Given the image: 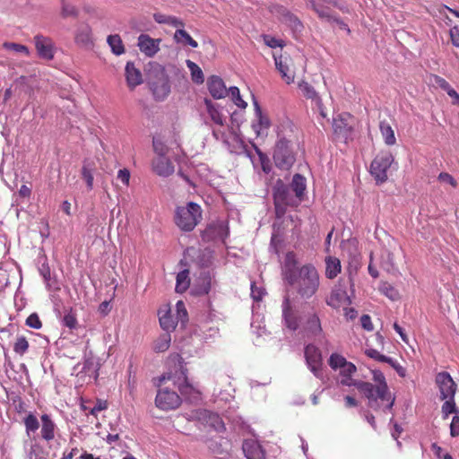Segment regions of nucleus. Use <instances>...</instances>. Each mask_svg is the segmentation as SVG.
<instances>
[{"label": "nucleus", "instance_id": "f257e3e1", "mask_svg": "<svg viewBox=\"0 0 459 459\" xmlns=\"http://www.w3.org/2000/svg\"><path fill=\"white\" fill-rule=\"evenodd\" d=\"M373 380L376 385L369 382L357 384V389L365 394L368 405L373 409H391L394 403V397L390 394L383 372L373 371Z\"/></svg>", "mask_w": 459, "mask_h": 459}, {"label": "nucleus", "instance_id": "f03ea898", "mask_svg": "<svg viewBox=\"0 0 459 459\" xmlns=\"http://www.w3.org/2000/svg\"><path fill=\"white\" fill-rule=\"evenodd\" d=\"M320 284L318 273L312 264L303 265L299 270L294 288L301 298H310L316 294Z\"/></svg>", "mask_w": 459, "mask_h": 459}, {"label": "nucleus", "instance_id": "7ed1b4c3", "mask_svg": "<svg viewBox=\"0 0 459 459\" xmlns=\"http://www.w3.org/2000/svg\"><path fill=\"white\" fill-rule=\"evenodd\" d=\"M203 218L200 204L190 201L186 204L176 207L174 221L178 229L189 232L193 230Z\"/></svg>", "mask_w": 459, "mask_h": 459}, {"label": "nucleus", "instance_id": "20e7f679", "mask_svg": "<svg viewBox=\"0 0 459 459\" xmlns=\"http://www.w3.org/2000/svg\"><path fill=\"white\" fill-rule=\"evenodd\" d=\"M328 364L331 368L335 371H339V375L341 378L339 382L342 385L346 386H356L358 387V384L361 383V381H356V379H352L353 373L356 372V365L351 363V361H347L345 357L341 356L338 353H333L329 357Z\"/></svg>", "mask_w": 459, "mask_h": 459}, {"label": "nucleus", "instance_id": "39448f33", "mask_svg": "<svg viewBox=\"0 0 459 459\" xmlns=\"http://www.w3.org/2000/svg\"><path fill=\"white\" fill-rule=\"evenodd\" d=\"M394 162V158L388 151H383L377 154L370 165V174L377 184H382L388 179V170Z\"/></svg>", "mask_w": 459, "mask_h": 459}, {"label": "nucleus", "instance_id": "423d86ee", "mask_svg": "<svg viewBox=\"0 0 459 459\" xmlns=\"http://www.w3.org/2000/svg\"><path fill=\"white\" fill-rule=\"evenodd\" d=\"M269 11L273 17L279 19L282 24L287 25L291 30L293 36L297 37L302 32L303 25L301 22L286 7L273 4L269 7Z\"/></svg>", "mask_w": 459, "mask_h": 459}, {"label": "nucleus", "instance_id": "0eeeda50", "mask_svg": "<svg viewBox=\"0 0 459 459\" xmlns=\"http://www.w3.org/2000/svg\"><path fill=\"white\" fill-rule=\"evenodd\" d=\"M182 403V399L174 390L160 388L156 394L155 405L161 411L177 409Z\"/></svg>", "mask_w": 459, "mask_h": 459}, {"label": "nucleus", "instance_id": "6e6552de", "mask_svg": "<svg viewBox=\"0 0 459 459\" xmlns=\"http://www.w3.org/2000/svg\"><path fill=\"white\" fill-rule=\"evenodd\" d=\"M274 65L281 78L286 83L294 82L296 72L293 66V61L288 54L273 53Z\"/></svg>", "mask_w": 459, "mask_h": 459}, {"label": "nucleus", "instance_id": "1a4fd4ad", "mask_svg": "<svg viewBox=\"0 0 459 459\" xmlns=\"http://www.w3.org/2000/svg\"><path fill=\"white\" fill-rule=\"evenodd\" d=\"M273 160L280 169H287L294 164V157L289 147V142L285 139L279 140L274 148Z\"/></svg>", "mask_w": 459, "mask_h": 459}, {"label": "nucleus", "instance_id": "9d476101", "mask_svg": "<svg viewBox=\"0 0 459 459\" xmlns=\"http://www.w3.org/2000/svg\"><path fill=\"white\" fill-rule=\"evenodd\" d=\"M307 368L317 378H323L322 370L323 359L322 354L318 347L315 344H307L304 351Z\"/></svg>", "mask_w": 459, "mask_h": 459}, {"label": "nucleus", "instance_id": "9b49d317", "mask_svg": "<svg viewBox=\"0 0 459 459\" xmlns=\"http://www.w3.org/2000/svg\"><path fill=\"white\" fill-rule=\"evenodd\" d=\"M282 322L283 325L290 330H297L301 323L299 311L292 305L289 297L282 300Z\"/></svg>", "mask_w": 459, "mask_h": 459}, {"label": "nucleus", "instance_id": "f8f14e48", "mask_svg": "<svg viewBox=\"0 0 459 459\" xmlns=\"http://www.w3.org/2000/svg\"><path fill=\"white\" fill-rule=\"evenodd\" d=\"M351 302V299L347 292V285L340 280L337 285L333 286L331 294L326 299V304L331 306V307L340 308L342 306L350 305Z\"/></svg>", "mask_w": 459, "mask_h": 459}, {"label": "nucleus", "instance_id": "ddd939ff", "mask_svg": "<svg viewBox=\"0 0 459 459\" xmlns=\"http://www.w3.org/2000/svg\"><path fill=\"white\" fill-rule=\"evenodd\" d=\"M353 117L351 114L342 113L333 117V133L334 134L342 140H347L352 128Z\"/></svg>", "mask_w": 459, "mask_h": 459}, {"label": "nucleus", "instance_id": "4468645a", "mask_svg": "<svg viewBox=\"0 0 459 459\" xmlns=\"http://www.w3.org/2000/svg\"><path fill=\"white\" fill-rule=\"evenodd\" d=\"M436 383L440 392L441 400L455 398L456 385L448 372H439L436 376Z\"/></svg>", "mask_w": 459, "mask_h": 459}, {"label": "nucleus", "instance_id": "2eb2a0df", "mask_svg": "<svg viewBox=\"0 0 459 459\" xmlns=\"http://www.w3.org/2000/svg\"><path fill=\"white\" fill-rule=\"evenodd\" d=\"M297 264L296 255L291 253V251L287 253L282 263V276L284 280L292 286H294L299 275V268H298Z\"/></svg>", "mask_w": 459, "mask_h": 459}, {"label": "nucleus", "instance_id": "dca6fc26", "mask_svg": "<svg viewBox=\"0 0 459 459\" xmlns=\"http://www.w3.org/2000/svg\"><path fill=\"white\" fill-rule=\"evenodd\" d=\"M160 39H152L150 35L141 34L138 36L137 47L145 56L152 57L160 50Z\"/></svg>", "mask_w": 459, "mask_h": 459}, {"label": "nucleus", "instance_id": "f3484780", "mask_svg": "<svg viewBox=\"0 0 459 459\" xmlns=\"http://www.w3.org/2000/svg\"><path fill=\"white\" fill-rule=\"evenodd\" d=\"M33 41L39 56L46 60H52L55 55L53 39L47 38V36L36 35Z\"/></svg>", "mask_w": 459, "mask_h": 459}, {"label": "nucleus", "instance_id": "a211bd4d", "mask_svg": "<svg viewBox=\"0 0 459 459\" xmlns=\"http://www.w3.org/2000/svg\"><path fill=\"white\" fill-rule=\"evenodd\" d=\"M294 204L293 201L289 196V190L283 183H277L274 190V206L276 215L281 216L284 214L285 205Z\"/></svg>", "mask_w": 459, "mask_h": 459}, {"label": "nucleus", "instance_id": "6ab92c4d", "mask_svg": "<svg viewBox=\"0 0 459 459\" xmlns=\"http://www.w3.org/2000/svg\"><path fill=\"white\" fill-rule=\"evenodd\" d=\"M255 119L252 122V128L256 136L266 135L267 129L270 128V121L266 115H264L258 102L254 101Z\"/></svg>", "mask_w": 459, "mask_h": 459}, {"label": "nucleus", "instance_id": "aec40b11", "mask_svg": "<svg viewBox=\"0 0 459 459\" xmlns=\"http://www.w3.org/2000/svg\"><path fill=\"white\" fill-rule=\"evenodd\" d=\"M152 168L156 175L169 177L173 175L175 167L169 158L165 156L154 157L152 161Z\"/></svg>", "mask_w": 459, "mask_h": 459}, {"label": "nucleus", "instance_id": "412c9836", "mask_svg": "<svg viewBox=\"0 0 459 459\" xmlns=\"http://www.w3.org/2000/svg\"><path fill=\"white\" fill-rule=\"evenodd\" d=\"M242 450L247 459H265V453L255 439H246L242 444Z\"/></svg>", "mask_w": 459, "mask_h": 459}, {"label": "nucleus", "instance_id": "4be33fe9", "mask_svg": "<svg viewBox=\"0 0 459 459\" xmlns=\"http://www.w3.org/2000/svg\"><path fill=\"white\" fill-rule=\"evenodd\" d=\"M321 4H336V2L335 0H307V6L312 7L318 17L324 21L333 22L334 16L332 14V11L328 7L322 6Z\"/></svg>", "mask_w": 459, "mask_h": 459}, {"label": "nucleus", "instance_id": "5701e85b", "mask_svg": "<svg viewBox=\"0 0 459 459\" xmlns=\"http://www.w3.org/2000/svg\"><path fill=\"white\" fill-rule=\"evenodd\" d=\"M160 317V325L162 329L166 330L169 333V331L175 329L177 325V318L171 313V308L168 304L163 305L158 310Z\"/></svg>", "mask_w": 459, "mask_h": 459}, {"label": "nucleus", "instance_id": "b1692460", "mask_svg": "<svg viewBox=\"0 0 459 459\" xmlns=\"http://www.w3.org/2000/svg\"><path fill=\"white\" fill-rule=\"evenodd\" d=\"M207 84L209 93L212 94L215 100H221V98L227 96V86L222 79L218 77V75H212L210 78H208Z\"/></svg>", "mask_w": 459, "mask_h": 459}, {"label": "nucleus", "instance_id": "393cba45", "mask_svg": "<svg viewBox=\"0 0 459 459\" xmlns=\"http://www.w3.org/2000/svg\"><path fill=\"white\" fill-rule=\"evenodd\" d=\"M204 105L211 121L214 125L223 126L227 121V117L222 113L221 107L212 102L211 100H204Z\"/></svg>", "mask_w": 459, "mask_h": 459}, {"label": "nucleus", "instance_id": "a878e982", "mask_svg": "<svg viewBox=\"0 0 459 459\" xmlns=\"http://www.w3.org/2000/svg\"><path fill=\"white\" fill-rule=\"evenodd\" d=\"M181 374L183 379L181 382L178 383V388L180 394L190 401H197L200 397L199 390L188 383L187 376L184 371H182Z\"/></svg>", "mask_w": 459, "mask_h": 459}, {"label": "nucleus", "instance_id": "bb28decb", "mask_svg": "<svg viewBox=\"0 0 459 459\" xmlns=\"http://www.w3.org/2000/svg\"><path fill=\"white\" fill-rule=\"evenodd\" d=\"M75 42L84 48H91L93 44L92 30L90 25H81L75 33Z\"/></svg>", "mask_w": 459, "mask_h": 459}, {"label": "nucleus", "instance_id": "cd10ccee", "mask_svg": "<svg viewBox=\"0 0 459 459\" xmlns=\"http://www.w3.org/2000/svg\"><path fill=\"white\" fill-rule=\"evenodd\" d=\"M125 74L130 89H134V87L141 85L143 82L142 73L134 66V63L126 65Z\"/></svg>", "mask_w": 459, "mask_h": 459}, {"label": "nucleus", "instance_id": "c85d7f7f", "mask_svg": "<svg viewBox=\"0 0 459 459\" xmlns=\"http://www.w3.org/2000/svg\"><path fill=\"white\" fill-rule=\"evenodd\" d=\"M41 437L47 441L53 440L56 437V425L50 415H41Z\"/></svg>", "mask_w": 459, "mask_h": 459}, {"label": "nucleus", "instance_id": "c756f323", "mask_svg": "<svg viewBox=\"0 0 459 459\" xmlns=\"http://www.w3.org/2000/svg\"><path fill=\"white\" fill-rule=\"evenodd\" d=\"M290 187L296 194L298 200L300 201L306 191L307 179L304 178V176L296 174L294 175L292 182L290 183Z\"/></svg>", "mask_w": 459, "mask_h": 459}, {"label": "nucleus", "instance_id": "7c9ffc66", "mask_svg": "<svg viewBox=\"0 0 459 459\" xmlns=\"http://www.w3.org/2000/svg\"><path fill=\"white\" fill-rule=\"evenodd\" d=\"M342 270L339 258L329 256L325 258V275L328 279H334Z\"/></svg>", "mask_w": 459, "mask_h": 459}, {"label": "nucleus", "instance_id": "2f4dec72", "mask_svg": "<svg viewBox=\"0 0 459 459\" xmlns=\"http://www.w3.org/2000/svg\"><path fill=\"white\" fill-rule=\"evenodd\" d=\"M304 328L307 333L312 334L321 333L322 326L318 315L315 314V312L313 314H309L307 316Z\"/></svg>", "mask_w": 459, "mask_h": 459}, {"label": "nucleus", "instance_id": "473e14b6", "mask_svg": "<svg viewBox=\"0 0 459 459\" xmlns=\"http://www.w3.org/2000/svg\"><path fill=\"white\" fill-rule=\"evenodd\" d=\"M107 42L111 49V52L115 55H122L125 53L126 48L120 35H109L107 39Z\"/></svg>", "mask_w": 459, "mask_h": 459}, {"label": "nucleus", "instance_id": "72a5a7b5", "mask_svg": "<svg viewBox=\"0 0 459 459\" xmlns=\"http://www.w3.org/2000/svg\"><path fill=\"white\" fill-rule=\"evenodd\" d=\"M189 284L190 279L188 269H183V271L178 272L176 277V291L183 293V291L187 290Z\"/></svg>", "mask_w": 459, "mask_h": 459}, {"label": "nucleus", "instance_id": "f704fd0d", "mask_svg": "<svg viewBox=\"0 0 459 459\" xmlns=\"http://www.w3.org/2000/svg\"><path fill=\"white\" fill-rule=\"evenodd\" d=\"M174 39L178 43H182L185 46H190L192 48H197L198 43L188 34L184 29H177L174 35Z\"/></svg>", "mask_w": 459, "mask_h": 459}, {"label": "nucleus", "instance_id": "c9c22d12", "mask_svg": "<svg viewBox=\"0 0 459 459\" xmlns=\"http://www.w3.org/2000/svg\"><path fill=\"white\" fill-rule=\"evenodd\" d=\"M379 128L385 143L389 146H393V144L395 143L396 139L391 126L388 124V122L382 121L379 123Z\"/></svg>", "mask_w": 459, "mask_h": 459}, {"label": "nucleus", "instance_id": "e433bc0d", "mask_svg": "<svg viewBox=\"0 0 459 459\" xmlns=\"http://www.w3.org/2000/svg\"><path fill=\"white\" fill-rule=\"evenodd\" d=\"M186 65L191 72L192 80L197 83L204 82V74H203L201 68L199 67V65L191 60H186Z\"/></svg>", "mask_w": 459, "mask_h": 459}, {"label": "nucleus", "instance_id": "4c0bfd02", "mask_svg": "<svg viewBox=\"0 0 459 459\" xmlns=\"http://www.w3.org/2000/svg\"><path fill=\"white\" fill-rule=\"evenodd\" d=\"M25 429L28 436H30L31 433L37 432L39 428V421L34 414H28L27 417L24 418Z\"/></svg>", "mask_w": 459, "mask_h": 459}, {"label": "nucleus", "instance_id": "58836bf2", "mask_svg": "<svg viewBox=\"0 0 459 459\" xmlns=\"http://www.w3.org/2000/svg\"><path fill=\"white\" fill-rule=\"evenodd\" d=\"M228 94L230 97L233 103L237 105V107L242 108L247 107V103L246 102V100H242L240 96V90L238 88V86H231L228 90Z\"/></svg>", "mask_w": 459, "mask_h": 459}, {"label": "nucleus", "instance_id": "ea45409f", "mask_svg": "<svg viewBox=\"0 0 459 459\" xmlns=\"http://www.w3.org/2000/svg\"><path fill=\"white\" fill-rule=\"evenodd\" d=\"M171 343V335L169 333H162L154 342V351H165Z\"/></svg>", "mask_w": 459, "mask_h": 459}, {"label": "nucleus", "instance_id": "a19ab883", "mask_svg": "<svg viewBox=\"0 0 459 459\" xmlns=\"http://www.w3.org/2000/svg\"><path fill=\"white\" fill-rule=\"evenodd\" d=\"M380 291L391 300H397L400 298L398 290L388 282H383L379 287Z\"/></svg>", "mask_w": 459, "mask_h": 459}, {"label": "nucleus", "instance_id": "79ce46f5", "mask_svg": "<svg viewBox=\"0 0 459 459\" xmlns=\"http://www.w3.org/2000/svg\"><path fill=\"white\" fill-rule=\"evenodd\" d=\"M299 88L301 90L303 95L310 100L316 101L317 98V93L314 87L308 84L307 82H299Z\"/></svg>", "mask_w": 459, "mask_h": 459}, {"label": "nucleus", "instance_id": "37998d69", "mask_svg": "<svg viewBox=\"0 0 459 459\" xmlns=\"http://www.w3.org/2000/svg\"><path fill=\"white\" fill-rule=\"evenodd\" d=\"M82 177L87 183V188L93 189V168L90 164H84L82 168Z\"/></svg>", "mask_w": 459, "mask_h": 459}, {"label": "nucleus", "instance_id": "c03bdc74", "mask_svg": "<svg viewBox=\"0 0 459 459\" xmlns=\"http://www.w3.org/2000/svg\"><path fill=\"white\" fill-rule=\"evenodd\" d=\"M433 82L436 83V85L444 90L448 94V96L452 97L454 94H455V90L451 88L448 82H446V79L439 77V75H434Z\"/></svg>", "mask_w": 459, "mask_h": 459}, {"label": "nucleus", "instance_id": "a18cd8bd", "mask_svg": "<svg viewBox=\"0 0 459 459\" xmlns=\"http://www.w3.org/2000/svg\"><path fill=\"white\" fill-rule=\"evenodd\" d=\"M3 47L4 49H7V50H13L16 53H22L26 56H29V55H30V50L28 48V47L20 45V43L4 42Z\"/></svg>", "mask_w": 459, "mask_h": 459}, {"label": "nucleus", "instance_id": "49530a36", "mask_svg": "<svg viewBox=\"0 0 459 459\" xmlns=\"http://www.w3.org/2000/svg\"><path fill=\"white\" fill-rule=\"evenodd\" d=\"M29 349V341L25 338V336L17 337L13 350L17 354L23 355Z\"/></svg>", "mask_w": 459, "mask_h": 459}, {"label": "nucleus", "instance_id": "de8ad7c7", "mask_svg": "<svg viewBox=\"0 0 459 459\" xmlns=\"http://www.w3.org/2000/svg\"><path fill=\"white\" fill-rule=\"evenodd\" d=\"M437 180H438V182L443 184V186H450L451 187H457L458 183H457L456 179L454 178V176L449 174V172H440L439 175H437Z\"/></svg>", "mask_w": 459, "mask_h": 459}, {"label": "nucleus", "instance_id": "09e8293b", "mask_svg": "<svg viewBox=\"0 0 459 459\" xmlns=\"http://www.w3.org/2000/svg\"><path fill=\"white\" fill-rule=\"evenodd\" d=\"M264 43L267 46L274 49V48H283L286 46V43L283 39H276L274 36L271 35H263Z\"/></svg>", "mask_w": 459, "mask_h": 459}, {"label": "nucleus", "instance_id": "8fccbe9b", "mask_svg": "<svg viewBox=\"0 0 459 459\" xmlns=\"http://www.w3.org/2000/svg\"><path fill=\"white\" fill-rule=\"evenodd\" d=\"M366 354L368 357L373 358L375 360L387 362V364H394L393 358L386 357L385 354L379 353V351L377 350H374V348L367 350Z\"/></svg>", "mask_w": 459, "mask_h": 459}, {"label": "nucleus", "instance_id": "3c124183", "mask_svg": "<svg viewBox=\"0 0 459 459\" xmlns=\"http://www.w3.org/2000/svg\"><path fill=\"white\" fill-rule=\"evenodd\" d=\"M177 316L176 321L178 323L180 320L182 323L187 320V311L185 307V303L182 300H178L176 303Z\"/></svg>", "mask_w": 459, "mask_h": 459}, {"label": "nucleus", "instance_id": "603ef678", "mask_svg": "<svg viewBox=\"0 0 459 459\" xmlns=\"http://www.w3.org/2000/svg\"><path fill=\"white\" fill-rule=\"evenodd\" d=\"M170 91V86L167 82H163L160 83V86H154L153 91L157 98H164L168 96L169 92Z\"/></svg>", "mask_w": 459, "mask_h": 459}, {"label": "nucleus", "instance_id": "864d4df0", "mask_svg": "<svg viewBox=\"0 0 459 459\" xmlns=\"http://www.w3.org/2000/svg\"><path fill=\"white\" fill-rule=\"evenodd\" d=\"M386 257L383 258L382 261V266L384 269H385L387 272H394L395 270V264L394 261V256L390 251H385Z\"/></svg>", "mask_w": 459, "mask_h": 459}, {"label": "nucleus", "instance_id": "5fc2aeb1", "mask_svg": "<svg viewBox=\"0 0 459 459\" xmlns=\"http://www.w3.org/2000/svg\"><path fill=\"white\" fill-rule=\"evenodd\" d=\"M251 297L254 300H262L265 290L262 286H256L255 282H252L250 286Z\"/></svg>", "mask_w": 459, "mask_h": 459}, {"label": "nucleus", "instance_id": "6e6d98bb", "mask_svg": "<svg viewBox=\"0 0 459 459\" xmlns=\"http://www.w3.org/2000/svg\"><path fill=\"white\" fill-rule=\"evenodd\" d=\"M26 325L28 326L33 327V329H40L42 326V322L39 315L30 314L26 318Z\"/></svg>", "mask_w": 459, "mask_h": 459}, {"label": "nucleus", "instance_id": "4d7b16f0", "mask_svg": "<svg viewBox=\"0 0 459 459\" xmlns=\"http://www.w3.org/2000/svg\"><path fill=\"white\" fill-rule=\"evenodd\" d=\"M455 399H446L445 400L442 405V413L444 418H447L449 414L455 411Z\"/></svg>", "mask_w": 459, "mask_h": 459}, {"label": "nucleus", "instance_id": "13d9d810", "mask_svg": "<svg viewBox=\"0 0 459 459\" xmlns=\"http://www.w3.org/2000/svg\"><path fill=\"white\" fill-rule=\"evenodd\" d=\"M62 15L63 17H77L78 11L76 7L71 5V4L63 3Z\"/></svg>", "mask_w": 459, "mask_h": 459}, {"label": "nucleus", "instance_id": "bf43d9fd", "mask_svg": "<svg viewBox=\"0 0 459 459\" xmlns=\"http://www.w3.org/2000/svg\"><path fill=\"white\" fill-rule=\"evenodd\" d=\"M153 149L154 153H156V157H160V155H166L168 152V146L165 145L160 140L154 139L153 140Z\"/></svg>", "mask_w": 459, "mask_h": 459}, {"label": "nucleus", "instance_id": "052dcab7", "mask_svg": "<svg viewBox=\"0 0 459 459\" xmlns=\"http://www.w3.org/2000/svg\"><path fill=\"white\" fill-rule=\"evenodd\" d=\"M117 179H118L124 186H128L130 184V172L128 169H120L117 173Z\"/></svg>", "mask_w": 459, "mask_h": 459}, {"label": "nucleus", "instance_id": "680f3d73", "mask_svg": "<svg viewBox=\"0 0 459 459\" xmlns=\"http://www.w3.org/2000/svg\"><path fill=\"white\" fill-rule=\"evenodd\" d=\"M210 423L216 430L224 429V422L217 414L210 413Z\"/></svg>", "mask_w": 459, "mask_h": 459}, {"label": "nucleus", "instance_id": "e2e57ef3", "mask_svg": "<svg viewBox=\"0 0 459 459\" xmlns=\"http://www.w3.org/2000/svg\"><path fill=\"white\" fill-rule=\"evenodd\" d=\"M452 44L455 47H459V25H454L449 30Z\"/></svg>", "mask_w": 459, "mask_h": 459}, {"label": "nucleus", "instance_id": "0e129e2a", "mask_svg": "<svg viewBox=\"0 0 459 459\" xmlns=\"http://www.w3.org/2000/svg\"><path fill=\"white\" fill-rule=\"evenodd\" d=\"M108 408V403L107 401L99 400L94 407H92L90 411V414L97 415L98 412L101 411H105V409Z\"/></svg>", "mask_w": 459, "mask_h": 459}, {"label": "nucleus", "instance_id": "69168bd1", "mask_svg": "<svg viewBox=\"0 0 459 459\" xmlns=\"http://www.w3.org/2000/svg\"><path fill=\"white\" fill-rule=\"evenodd\" d=\"M360 325L363 329H366L368 331H371L374 329V325L372 324V319L370 316L368 315H362L360 316Z\"/></svg>", "mask_w": 459, "mask_h": 459}, {"label": "nucleus", "instance_id": "338daca9", "mask_svg": "<svg viewBox=\"0 0 459 459\" xmlns=\"http://www.w3.org/2000/svg\"><path fill=\"white\" fill-rule=\"evenodd\" d=\"M63 323L65 326H68L70 329H74L77 325V320L74 315L66 314L64 316Z\"/></svg>", "mask_w": 459, "mask_h": 459}, {"label": "nucleus", "instance_id": "774afa93", "mask_svg": "<svg viewBox=\"0 0 459 459\" xmlns=\"http://www.w3.org/2000/svg\"><path fill=\"white\" fill-rule=\"evenodd\" d=\"M450 433L452 437L459 436V417L458 415H455L452 419L450 425Z\"/></svg>", "mask_w": 459, "mask_h": 459}]
</instances>
